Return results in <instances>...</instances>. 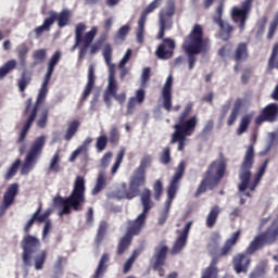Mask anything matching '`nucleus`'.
<instances>
[{
  "label": "nucleus",
  "instance_id": "aec40b11",
  "mask_svg": "<svg viewBox=\"0 0 278 278\" xmlns=\"http://www.w3.org/2000/svg\"><path fill=\"white\" fill-rule=\"evenodd\" d=\"M175 50V41L170 38H165L163 43L156 49V58L159 60H168L173 58V51Z\"/></svg>",
  "mask_w": 278,
  "mask_h": 278
},
{
  "label": "nucleus",
  "instance_id": "1a4fd4ad",
  "mask_svg": "<svg viewBox=\"0 0 278 278\" xmlns=\"http://www.w3.org/2000/svg\"><path fill=\"white\" fill-rule=\"evenodd\" d=\"M86 29L87 27L84 23L77 24L75 28V45L72 47V51H75L77 47L80 49L78 54L79 60H81V58H85L88 48L90 47V45H92L94 36H97V33L99 31V29L93 26L89 31L84 35V31H86Z\"/></svg>",
  "mask_w": 278,
  "mask_h": 278
},
{
  "label": "nucleus",
  "instance_id": "cd10ccee",
  "mask_svg": "<svg viewBox=\"0 0 278 278\" xmlns=\"http://www.w3.org/2000/svg\"><path fill=\"white\" fill-rule=\"evenodd\" d=\"M49 16L50 17L46 18L41 26L35 29V34H37V36H40L43 31H49V29H51V25H53L58 20V13L55 11H50Z\"/></svg>",
  "mask_w": 278,
  "mask_h": 278
},
{
  "label": "nucleus",
  "instance_id": "a211bd4d",
  "mask_svg": "<svg viewBox=\"0 0 278 278\" xmlns=\"http://www.w3.org/2000/svg\"><path fill=\"white\" fill-rule=\"evenodd\" d=\"M18 194V184L10 185L8 190L5 191L2 200V204L0 206V216L5 214V211L14 203V199Z\"/></svg>",
  "mask_w": 278,
  "mask_h": 278
},
{
  "label": "nucleus",
  "instance_id": "2f4dec72",
  "mask_svg": "<svg viewBox=\"0 0 278 278\" xmlns=\"http://www.w3.org/2000/svg\"><path fill=\"white\" fill-rule=\"evenodd\" d=\"M35 262V268L37 270H42L45 268V262L47 260V251L41 250L39 252H36L31 255Z\"/></svg>",
  "mask_w": 278,
  "mask_h": 278
},
{
  "label": "nucleus",
  "instance_id": "bf43d9fd",
  "mask_svg": "<svg viewBox=\"0 0 278 278\" xmlns=\"http://www.w3.org/2000/svg\"><path fill=\"white\" fill-rule=\"evenodd\" d=\"M28 52H29V48H27V46L21 45L18 47V58H20L23 66H25V55H27Z\"/></svg>",
  "mask_w": 278,
  "mask_h": 278
},
{
  "label": "nucleus",
  "instance_id": "6e6d98bb",
  "mask_svg": "<svg viewBox=\"0 0 278 278\" xmlns=\"http://www.w3.org/2000/svg\"><path fill=\"white\" fill-rule=\"evenodd\" d=\"M149 166H151V156L146 155L141 159L140 165L137 168V170H142L143 173H146V170H147V168H149Z\"/></svg>",
  "mask_w": 278,
  "mask_h": 278
},
{
  "label": "nucleus",
  "instance_id": "4468645a",
  "mask_svg": "<svg viewBox=\"0 0 278 278\" xmlns=\"http://www.w3.org/2000/svg\"><path fill=\"white\" fill-rule=\"evenodd\" d=\"M184 170H186V163L180 162L167 188V200L165 203H169V205H173V199H175L177 195V191L179 190V181L181 177H184Z\"/></svg>",
  "mask_w": 278,
  "mask_h": 278
},
{
  "label": "nucleus",
  "instance_id": "49530a36",
  "mask_svg": "<svg viewBox=\"0 0 278 278\" xmlns=\"http://www.w3.org/2000/svg\"><path fill=\"white\" fill-rule=\"evenodd\" d=\"M33 58L36 61L34 63V66H36V64H42L47 60V49L36 50L33 53Z\"/></svg>",
  "mask_w": 278,
  "mask_h": 278
},
{
  "label": "nucleus",
  "instance_id": "4be33fe9",
  "mask_svg": "<svg viewBox=\"0 0 278 278\" xmlns=\"http://www.w3.org/2000/svg\"><path fill=\"white\" fill-rule=\"evenodd\" d=\"M147 172H142L141 169H136L130 182H129V187L130 190H134L135 194H137L140 192V186H144L146 181H147Z\"/></svg>",
  "mask_w": 278,
  "mask_h": 278
},
{
  "label": "nucleus",
  "instance_id": "13d9d810",
  "mask_svg": "<svg viewBox=\"0 0 278 278\" xmlns=\"http://www.w3.org/2000/svg\"><path fill=\"white\" fill-rule=\"evenodd\" d=\"M106 39H108V35H103L100 41H97L96 43L91 45L90 47L91 55H94V53H97V51L101 49V47L103 46V41Z\"/></svg>",
  "mask_w": 278,
  "mask_h": 278
},
{
  "label": "nucleus",
  "instance_id": "a19ab883",
  "mask_svg": "<svg viewBox=\"0 0 278 278\" xmlns=\"http://www.w3.org/2000/svg\"><path fill=\"white\" fill-rule=\"evenodd\" d=\"M16 68V60L8 61L3 66L0 67V79H3L8 73Z\"/></svg>",
  "mask_w": 278,
  "mask_h": 278
},
{
  "label": "nucleus",
  "instance_id": "79ce46f5",
  "mask_svg": "<svg viewBox=\"0 0 278 278\" xmlns=\"http://www.w3.org/2000/svg\"><path fill=\"white\" fill-rule=\"evenodd\" d=\"M79 121H74L68 124L67 130L65 134V140H71L75 134H77V129H79Z\"/></svg>",
  "mask_w": 278,
  "mask_h": 278
},
{
  "label": "nucleus",
  "instance_id": "69168bd1",
  "mask_svg": "<svg viewBox=\"0 0 278 278\" xmlns=\"http://www.w3.org/2000/svg\"><path fill=\"white\" fill-rule=\"evenodd\" d=\"M51 212H53V210L48 208L46 212H43L41 214L38 213L35 220H37V223H45L46 218H49V216H51Z\"/></svg>",
  "mask_w": 278,
  "mask_h": 278
},
{
  "label": "nucleus",
  "instance_id": "393cba45",
  "mask_svg": "<svg viewBox=\"0 0 278 278\" xmlns=\"http://www.w3.org/2000/svg\"><path fill=\"white\" fill-rule=\"evenodd\" d=\"M112 197L118 200H122V199L131 200V199H136L137 194L134 190H131V187H129V190H127V184L122 182L119 187L115 191H113Z\"/></svg>",
  "mask_w": 278,
  "mask_h": 278
},
{
  "label": "nucleus",
  "instance_id": "ea45409f",
  "mask_svg": "<svg viewBox=\"0 0 278 278\" xmlns=\"http://www.w3.org/2000/svg\"><path fill=\"white\" fill-rule=\"evenodd\" d=\"M161 4H162V0H154V1H152L146 8V10L141 13L140 18L143 20V21H147V16H149V14H151V12H153L154 10H157V8H160Z\"/></svg>",
  "mask_w": 278,
  "mask_h": 278
},
{
  "label": "nucleus",
  "instance_id": "6ab92c4d",
  "mask_svg": "<svg viewBox=\"0 0 278 278\" xmlns=\"http://www.w3.org/2000/svg\"><path fill=\"white\" fill-rule=\"evenodd\" d=\"M278 104L271 103L265 106L258 117H256V125H262V123H273L277 118Z\"/></svg>",
  "mask_w": 278,
  "mask_h": 278
},
{
  "label": "nucleus",
  "instance_id": "72a5a7b5",
  "mask_svg": "<svg viewBox=\"0 0 278 278\" xmlns=\"http://www.w3.org/2000/svg\"><path fill=\"white\" fill-rule=\"evenodd\" d=\"M108 262H110V254L104 253L100 258L94 278H99L103 275V273H105V269L108 268Z\"/></svg>",
  "mask_w": 278,
  "mask_h": 278
},
{
  "label": "nucleus",
  "instance_id": "e2e57ef3",
  "mask_svg": "<svg viewBox=\"0 0 278 278\" xmlns=\"http://www.w3.org/2000/svg\"><path fill=\"white\" fill-rule=\"evenodd\" d=\"M29 81H31L29 76L23 74L22 78L18 81V89L21 90V92L25 91V88H27V85L29 84Z\"/></svg>",
  "mask_w": 278,
  "mask_h": 278
},
{
  "label": "nucleus",
  "instance_id": "052dcab7",
  "mask_svg": "<svg viewBox=\"0 0 278 278\" xmlns=\"http://www.w3.org/2000/svg\"><path fill=\"white\" fill-rule=\"evenodd\" d=\"M96 147H97L98 151H104V150H105V147H108V137H105V136H100V137L97 139Z\"/></svg>",
  "mask_w": 278,
  "mask_h": 278
},
{
  "label": "nucleus",
  "instance_id": "de8ad7c7",
  "mask_svg": "<svg viewBox=\"0 0 278 278\" xmlns=\"http://www.w3.org/2000/svg\"><path fill=\"white\" fill-rule=\"evenodd\" d=\"M49 118V112L47 110H42L37 115V127L40 129H45L47 127V119Z\"/></svg>",
  "mask_w": 278,
  "mask_h": 278
},
{
  "label": "nucleus",
  "instance_id": "f03ea898",
  "mask_svg": "<svg viewBox=\"0 0 278 278\" xmlns=\"http://www.w3.org/2000/svg\"><path fill=\"white\" fill-rule=\"evenodd\" d=\"M253 157H255V151L253 150V144H250L245 151L243 162L241 165V169L239 172V192L240 197H251V192L257 188V184L264 177V173H266V168L268 166V161H265L263 165L258 168L256 173L255 179L251 181V168H253Z\"/></svg>",
  "mask_w": 278,
  "mask_h": 278
},
{
  "label": "nucleus",
  "instance_id": "412c9836",
  "mask_svg": "<svg viewBox=\"0 0 278 278\" xmlns=\"http://www.w3.org/2000/svg\"><path fill=\"white\" fill-rule=\"evenodd\" d=\"M232 264L237 275H240V273L247 275L249 273V266H251V257L247 254H237L233 257Z\"/></svg>",
  "mask_w": 278,
  "mask_h": 278
},
{
  "label": "nucleus",
  "instance_id": "f257e3e1",
  "mask_svg": "<svg viewBox=\"0 0 278 278\" xmlns=\"http://www.w3.org/2000/svg\"><path fill=\"white\" fill-rule=\"evenodd\" d=\"M60 58H62V52L60 51L54 52V54L50 58L45 78L42 80L41 87L39 89V93L37 96L36 105L31 111H29V108L31 105V100H28L26 114H29V115L17 139V142L20 144L21 142H23V140H25V138H27V131H29V128L31 127V123H34L36 121V116H38V106L42 105V103H45V100L47 99V94L49 92V83L51 81V76L53 75V71H55V66H58V63L60 62Z\"/></svg>",
  "mask_w": 278,
  "mask_h": 278
},
{
  "label": "nucleus",
  "instance_id": "f3484780",
  "mask_svg": "<svg viewBox=\"0 0 278 278\" xmlns=\"http://www.w3.org/2000/svg\"><path fill=\"white\" fill-rule=\"evenodd\" d=\"M168 253V247L165 244H160L155 248L154 251V262L153 268L154 270H159V276L164 277V273H162V266H164V262H166V254Z\"/></svg>",
  "mask_w": 278,
  "mask_h": 278
},
{
  "label": "nucleus",
  "instance_id": "9b49d317",
  "mask_svg": "<svg viewBox=\"0 0 278 278\" xmlns=\"http://www.w3.org/2000/svg\"><path fill=\"white\" fill-rule=\"evenodd\" d=\"M173 14H175V2L170 1L165 10H162L159 13V25L160 30L157 38L162 40L164 38V30L170 29L173 27Z\"/></svg>",
  "mask_w": 278,
  "mask_h": 278
},
{
  "label": "nucleus",
  "instance_id": "338daca9",
  "mask_svg": "<svg viewBox=\"0 0 278 278\" xmlns=\"http://www.w3.org/2000/svg\"><path fill=\"white\" fill-rule=\"evenodd\" d=\"M161 162L162 164H168V162H170V150L168 148L164 149L161 155Z\"/></svg>",
  "mask_w": 278,
  "mask_h": 278
},
{
  "label": "nucleus",
  "instance_id": "2eb2a0df",
  "mask_svg": "<svg viewBox=\"0 0 278 278\" xmlns=\"http://www.w3.org/2000/svg\"><path fill=\"white\" fill-rule=\"evenodd\" d=\"M163 108L167 112L173 110V75H169L162 89Z\"/></svg>",
  "mask_w": 278,
  "mask_h": 278
},
{
  "label": "nucleus",
  "instance_id": "c9c22d12",
  "mask_svg": "<svg viewBox=\"0 0 278 278\" xmlns=\"http://www.w3.org/2000/svg\"><path fill=\"white\" fill-rule=\"evenodd\" d=\"M247 58H249L247 43H239L235 52V60H237V62H242L247 60Z\"/></svg>",
  "mask_w": 278,
  "mask_h": 278
},
{
  "label": "nucleus",
  "instance_id": "5701e85b",
  "mask_svg": "<svg viewBox=\"0 0 278 278\" xmlns=\"http://www.w3.org/2000/svg\"><path fill=\"white\" fill-rule=\"evenodd\" d=\"M191 227H192V222H189L186 224L184 230L181 231L176 242L174 243L172 253L177 254L184 250V247H186V241L188 240V233H190Z\"/></svg>",
  "mask_w": 278,
  "mask_h": 278
},
{
  "label": "nucleus",
  "instance_id": "c85d7f7f",
  "mask_svg": "<svg viewBox=\"0 0 278 278\" xmlns=\"http://www.w3.org/2000/svg\"><path fill=\"white\" fill-rule=\"evenodd\" d=\"M240 238V230L233 232L230 238L227 239L225 245L223 247L219 255L225 256L229 253H231V249L236 245L238 242V239Z\"/></svg>",
  "mask_w": 278,
  "mask_h": 278
},
{
  "label": "nucleus",
  "instance_id": "9d476101",
  "mask_svg": "<svg viewBox=\"0 0 278 278\" xmlns=\"http://www.w3.org/2000/svg\"><path fill=\"white\" fill-rule=\"evenodd\" d=\"M278 236V217L273 222L265 233L256 237L245 250V255H253L263 244H270L277 240Z\"/></svg>",
  "mask_w": 278,
  "mask_h": 278
},
{
  "label": "nucleus",
  "instance_id": "f8f14e48",
  "mask_svg": "<svg viewBox=\"0 0 278 278\" xmlns=\"http://www.w3.org/2000/svg\"><path fill=\"white\" fill-rule=\"evenodd\" d=\"M22 248H23V262L25 266H31V255L34 253H38V249H40V240L34 236H25L22 240Z\"/></svg>",
  "mask_w": 278,
  "mask_h": 278
},
{
  "label": "nucleus",
  "instance_id": "7c9ffc66",
  "mask_svg": "<svg viewBox=\"0 0 278 278\" xmlns=\"http://www.w3.org/2000/svg\"><path fill=\"white\" fill-rule=\"evenodd\" d=\"M92 88H94V66H89L88 73V81L83 92V99H88L90 97V92H92Z\"/></svg>",
  "mask_w": 278,
  "mask_h": 278
},
{
  "label": "nucleus",
  "instance_id": "20e7f679",
  "mask_svg": "<svg viewBox=\"0 0 278 278\" xmlns=\"http://www.w3.org/2000/svg\"><path fill=\"white\" fill-rule=\"evenodd\" d=\"M141 204L143 207V212L138 215V217L131 223L126 235L119 240V244L117 248V254L123 255L125 250L131 243V236H136L142 231L144 227V223L147 220V214H149V210L153 207V201H151V190L144 189L140 195Z\"/></svg>",
  "mask_w": 278,
  "mask_h": 278
},
{
  "label": "nucleus",
  "instance_id": "ddd939ff",
  "mask_svg": "<svg viewBox=\"0 0 278 278\" xmlns=\"http://www.w3.org/2000/svg\"><path fill=\"white\" fill-rule=\"evenodd\" d=\"M251 8H253V0H245L242 3V8L233 7L231 10V18L235 23H240V31H244V25L251 12Z\"/></svg>",
  "mask_w": 278,
  "mask_h": 278
},
{
  "label": "nucleus",
  "instance_id": "e433bc0d",
  "mask_svg": "<svg viewBox=\"0 0 278 278\" xmlns=\"http://www.w3.org/2000/svg\"><path fill=\"white\" fill-rule=\"evenodd\" d=\"M218 214H220V207L213 206L206 216L207 227H213L214 225H216V218H218Z\"/></svg>",
  "mask_w": 278,
  "mask_h": 278
},
{
  "label": "nucleus",
  "instance_id": "5fc2aeb1",
  "mask_svg": "<svg viewBox=\"0 0 278 278\" xmlns=\"http://www.w3.org/2000/svg\"><path fill=\"white\" fill-rule=\"evenodd\" d=\"M154 191V199L155 201H160V198L162 197V192L164 191V187L162 185V180H156L153 186Z\"/></svg>",
  "mask_w": 278,
  "mask_h": 278
},
{
  "label": "nucleus",
  "instance_id": "0e129e2a",
  "mask_svg": "<svg viewBox=\"0 0 278 278\" xmlns=\"http://www.w3.org/2000/svg\"><path fill=\"white\" fill-rule=\"evenodd\" d=\"M111 162H112V152H108L102 156L100 166H102V168H108Z\"/></svg>",
  "mask_w": 278,
  "mask_h": 278
},
{
  "label": "nucleus",
  "instance_id": "6e6552de",
  "mask_svg": "<svg viewBox=\"0 0 278 278\" xmlns=\"http://www.w3.org/2000/svg\"><path fill=\"white\" fill-rule=\"evenodd\" d=\"M225 175V162L223 160H218L212 163L208 167L206 176L202 180L201 185L197 190V197L199 194H203L206 190H214L216 186L220 182Z\"/></svg>",
  "mask_w": 278,
  "mask_h": 278
},
{
  "label": "nucleus",
  "instance_id": "423d86ee",
  "mask_svg": "<svg viewBox=\"0 0 278 278\" xmlns=\"http://www.w3.org/2000/svg\"><path fill=\"white\" fill-rule=\"evenodd\" d=\"M182 49L188 55L189 71L194 68L197 64V56L202 51H205V41H203V26H193L189 36L185 39L182 43Z\"/></svg>",
  "mask_w": 278,
  "mask_h": 278
},
{
  "label": "nucleus",
  "instance_id": "680f3d73",
  "mask_svg": "<svg viewBox=\"0 0 278 278\" xmlns=\"http://www.w3.org/2000/svg\"><path fill=\"white\" fill-rule=\"evenodd\" d=\"M278 27V17H275L273 22L270 23L269 29H268V35L267 38L269 40H273V36H275V31H277Z\"/></svg>",
  "mask_w": 278,
  "mask_h": 278
},
{
  "label": "nucleus",
  "instance_id": "c756f323",
  "mask_svg": "<svg viewBox=\"0 0 278 278\" xmlns=\"http://www.w3.org/2000/svg\"><path fill=\"white\" fill-rule=\"evenodd\" d=\"M92 137H88L84 140L83 144L79 146L75 151L72 152L70 156V162H73L74 160H77L78 155H81V153H88V147L92 144Z\"/></svg>",
  "mask_w": 278,
  "mask_h": 278
},
{
  "label": "nucleus",
  "instance_id": "dca6fc26",
  "mask_svg": "<svg viewBox=\"0 0 278 278\" xmlns=\"http://www.w3.org/2000/svg\"><path fill=\"white\" fill-rule=\"evenodd\" d=\"M223 4H219L217 7L216 12L213 16V21L222 29L220 38H223V40H228L229 34H231L232 28L231 25H229V23L223 21Z\"/></svg>",
  "mask_w": 278,
  "mask_h": 278
},
{
  "label": "nucleus",
  "instance_id": "c03bdc74",
  "mask_svg": "<svg viewBox=\"0 0 278 278\" xmlns=\"http://www.w3.org/2000/svg\"><path fill=\"white\" fill-rule=\"evenodd\" d=\"M240 105H242V102L240 100H237L227 121V125L231 126L233 125V123H236V118H238V114L240 112Z\"/></svg>",
  "mask_w": 278,
  "mask_h": 278
},
{
  "label": "nucleus",
  "instance_id": "4c0bfd02",
  "mask_svg": "<svg viewBox=\"0 0 278 278\" xmlns=\"http://www.w3.org/2000/svg\"><path fill=\"white\" fill-rule=\"evenodd\" d=\"M146 24H147L146 20L139 18L137 30H136V38L139 45H142L144 42V25Z\"/></svg>",
  "mask_w": 278,
  "mask_h": 278
},
{
  "label": "nucleus",
  "instance_id": "473e14b6",
  "mask_svg": "<svg viewBox=\"0 0 278 278\" xmlns=\"http://www.w3.org/2000/svg\"><path fill=\"white\" fill-rule=\"evenodd\" d=\"M108 184V180L105 179V172H99L98 178H97V184L91 191V194H99L103 188H105Z\"/></svg>",
  "mask_w": 278,
  "mask_h": 278
},
{
  "label": "nucleus",
  "instance_id": "4d7b16f0",
  "mask_svg": "<svg viewBox=\"0 0 278 278\" xmlns=\"http://www.w3.org/2000/svg\"><path fill=\"white\" fill-rule=\"evenodd\" d=\"M277 54H278V43H276L273 48V51H271V56L269 59V67L270 68H278V61L275 63V59L277 58Z\"/></svg>",
  "mask_w": 278,
  "mask_h": 278
},
{
  "label": "nucleus",
  "instance_id": "0eeeda50",
  "mask_svg": "<svg viewBox=\"0 0 278 278\" xmlns=\"http://www.w3.org/2000/svg\"><path fill=\"white\" fill-rule=\"evenodd\" d=\"M199 118L197 116H191L187 118H178V123L174 126L175 132L172 137V142H178V151H184V147L188 142L187 136H192Z\"/></svg>",
  "mask_w": 278,
  "mask_h": 278
},
{
  "label": "nucleus",
  "instance_id": "774afa93",
  "mask_svg": "<svg viewBox=\"0 0 278 278\" xmlns=\"http://www.w3.org/2000/svg\"><path fill=\"white\" fill-rule=\"evenodd\" d=\"M265 271L264 268H258L250 274V278H264Z\"/></svg>",
  "mask_w": 278,
  "mask_h": 278
},
{
  "label": "nucleus",
  "instance_id": "603ef678",
  "mask_svg": "<svg viewBox=\"0 0 278 278\" xmlns=\"http://www.w3.org/2000/svg\"><path fill=\"white\" fill-rule=\"evenodd\" d=\"M170 202H165L164 206L161 211V216L159 218V224L164 225L166 223V218H168V212H170Z\"/></svg>",
  "mask_w": 278,
  "mask_h": 278
},
{
  "label": "nucleus",
  "instance_id": "39448f33",
  "mask_svg": "<svg viewBox=\"0 0 278 278\" xmlns=\"http://www.w3.org/2000/svg\"><path fill=\"white\" fill-rule=\"evenodd\" d=\"M86 179L78 176L74 181V188L68 198H54V205H58L62 210L59 215L71 214V207L74 210H79V205L86 200Z\"/></svg>",
  "mask_w": 278,
  "mask_h": 278
},
{
  "label": "nucleus",
  "instance_id": "b1692460",
  "mask_svg": "<svg viewBox=\"0 0 278 278\" xmlns=\"http://www.w3.org/2000/svg\"><path fill=\"white\" fill-rule=\"evenodd\" d=\"M45 144H47V137L45 135L37 137L31 146L30 149L28 150V154L33 155L37 159L40 157V155H42V150L45 149Z\"/></svg>",
  "mask_w": 278,
  "mask_h": 278
},
{
  "label": "nucleus",
  "instance_id": "09e8293b",
  "mask_svg": "<svg viewBox=\"0 0 278 278\" xmlns=\"http://www.w3.org/2000/svg\"><path fill=\"white\" fill-rule=\"evenodd\" d=\"M201 278H218V268L214 266V263L202 271Z\"/></svg>",
  "mask_w": 278,
  "mask_h": 278
},
{
  "label": "nucleus",
  "instance_id": "58836bf2",
  "mask_svg": "<svg viewBox=\"0 0 278 278\" xmlns=\"http://www.w3.org/2000/svg\"><path fill=\"white\" fill-rule=\"evenodd\" d=\"M123 157H125V148L119 149L115 159V163L111 168V175H116V173L118 172V168H121V164L123 163Z\"/></svg>",
  "mask_w": 278,
  "mask_h": 278
},
{
  "label": "nucleus",
  "instance_id": "7ed1b4c3",
  "mask_svg": "<svg viewBox=\"0 0 278 278\" xmlns=\"http://www.w3.org/2000/svg\"><path fill=\"white\" fill-rule=\"evenodd\" d=\"M104 62L109 68L108 86L103 96L106 108L110 110L113 105L112 97L119 105H125L127 101V94L125 92H118V83L116 81V64L112 63V46L105 45L103 48Z\"/></svg>",
  "mask_w": 278,
  "mask_h": 278
},
{
  "label": "nucleus",
  "instance_id": "a18cd8bd",
  "mask_svg": "<svg viewBox=\"0 0 278 278\" xmlns=\"http://www.w3.org/2000/svg\"><path fill=\"white\" fill-rule=\"evenodd\" d=\"M130 30H131V27L129 26V24L122 26L115 36L116 42H123L127 38V35L129 34Z\"/></svg>",
  "mask_w": 278,
  "mask_h": 278
},
{
  "label": "nucleus",
  "instance_id": "8fccbe9b",
  "mask_svg": "<svg viewBox=\"0 0 278 278\" xmlns=\"http://www.w3.org/2000/svg\"><path fill=\"white\" fill-rule=\"evenodd\" d=\"M140 255V251L135 250L132 255L126 261L124 265V274L127 275L129 270H131V266H134V262H136V257Z\"/></svg>",
  "mask_w": 278,
  "mask_h": 278
},
{
  "label": "nucleus",
  "instance_id": "3c124183",
  "mask_svg": "<svg viewBox=\"0 0 278 278\" xmlns=\"http://www.w3.org/2000/svg\"><path fill=\"white\" fill-rule=\"evenodd\" d=\"M251 115H247L244 117H242L240 126L237 130L238 136H242V134H244V131H247L249 124L251 123Z\"/></svg>",
  "mask_w": 278,
  "mask_h": 278
},
{
  "label": "nucleus",
  "instance_id": "a878e982",
  "mask_svg": "<svg viewBox=\"0 0 278 278\" xmlns=\"http://www.w3.org/2000/svg\"><path fill=\"white\" fill-rule=\"evenodd\" d=\"M144 102V91L143 89H138L135 92V97L129 98L128 104H127V114L131 115L134 112H136V105L141 104Z\"/></svg>",
  "mask_w": 278,
  "mask_h": 278
},
{
  "label": "nucleus",
  "instance_id": "bb28decb",
  "mask_svg": "<svg viewBox=\"0 0 278 278\" xmlns=\"http://www.w3.org/2000/svg\"><path fill=\"white\" fill-rule=\"evenodd\" d=\"M38 160L39 159L37 156L27 153L21 168V175H29V173L34 170L36 164H38Z\"/></svg>",
  "mask_w": 278,
  "mask_h": 278
},
{
  "label": "nucleus",
  "instance_id": "864d4df0",
  "mask_svg": "<svg viewBox=\"0 0 278 278\" xmlns=\"http://www.w3.org/2000/svg\"><path fill=\"white\" fill-rule=\"evenodd\" d=\"M18 166H21V159H17L5 174V179H12L16 173H18Z\"/></svg>",
  "mask_w": 278,
  "mask_h": 278
},
{
  "label": "nucleus",
  "instance_id": "f704fd0d",
  "mask_svg": "<svg viewBox=\"0 0 278 278\" xmlns=\"http://www.w3.org/2000/svg\"><path fill=\"white\" fill-rule=\"evenodd\" d=\"M60 162H62V156L60 155V152H56L53 154V156L50 160L49 170L51 173H60V170H62V166H60Z\"/></svg>",
  "mask_w": 278,
  "mask_h": 278
},
{
  "label": "nucleus",
  "instance_id": "37998d69",
  "mask_svg": "<svg viewBox=\"0 0 278 278\" xmlns=\"http://www.w3.org/2000/svg\"><path fill=\"white\" fill-rule=\"evenodd\" d=\"M59 27H66L68 25V18H71V11L63 10L59 15L56 14Z\"/></svg>",
  "mask_w": 278,
  "mask_h": 278
}]
</instances>
